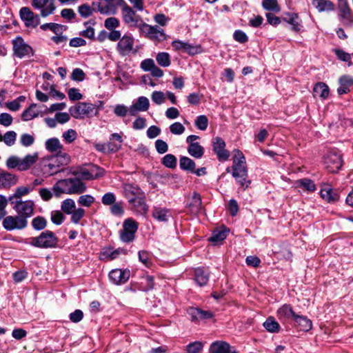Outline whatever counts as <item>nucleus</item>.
<instances>
[{"label":"nucleus","mask_w":353,"mask_h":353,"mask_svg":"<svg viewBox=\"0 0 353 353\" xmlns=\"http://www.w3.org/2000/svg\"><path fill=\"white\" fill-rule=\"evenodd\" d=\"M40 28L43 31L50 30L55 34H61L66 30L67 27L56 23H46L42 24Z\"/></svg>","instance_id":"36"},{"label":"nucleus","mask_w":353,"mask_h":353,"mask_svg":"<svg viewBox=\"0 0 353 353\" xmlns=\"http://www.w3.org/2000/svg\"><path fill=\"white\" fill-rule=\"evenodd\" d=\"M262 6L265 10L279 12L280 7L277 0H263Z\"/></svg>","instance_id":"52"},{"label":"nucleus","mask_w":353,"mask_h":353,"mask_svg":"<svg viewBox=\"0 0 353 353\" xmlns=\"http://www.w3.org/2000/svg\"><path fill=\"white\" fill-rule=\"evenodd\" d=\"M85 211L81 208L75 209L71 214V221L73 223L77 224L80 220L85 216Z\"/></svg>","instance_id":"55"},{"label":"nucleus","mask_w":353,"mask_h":353,"mask_svg":"<svg viewBox=\"0 0 353 353\" xmlns=\"http://www.w3.org/2000/svg\"><path fill=\"white\" fill-rule=\"evenodd\" d=\"M139 31L145 37L153 41L161 42L167 39L164 30L158 26H150L146 23H143L141 24Z\"/></svg>","instance_id":"9"},{"label":"nucleus","mask_w":353,"mask_h":353,"mask_svg":"<svg viewBox=\"0 0 353 353\" xmlns=\"http://www.w3.org/2000/svg\"><path fill=\"white\" fill-rule=\"evenodd\" d=\"M313 92L316 96L325 99L328 97L330 90L328 86L323 82H319L315 84Z\"/></svg>","instance_id":"40"},{"label":"nucleus","mask_w":353,"mask_h":353,"mask_svg":"<svg viewBox=\"0 0 353 353\" xmlns=\"http://www.w3.org/2000/svg\"><path fill=\"white\" fill-rule=\"evenodd\" d=\"M209 353H237V352L228 343L223 341H216L210 345Z\"/></svg>","instance_id":"21"},{"label":"nucleus","mask_w":353,"mask_h":353,"mask_svg":"<svg viewBox=\"0 0 353 353\" xmlns=\"http://www.w3.org/2000/svg\"><path fill=\"white\" fill-rule=\"evenodd\" d=\"M10 203L17 214L26 222L34 215L35 204L32 200H19Z\"/></svg>","instance_id":"3"},{"label":"nucleus","mask_w":353,"mask_h":353,"mask_svg":"<svg viewBox=\"0 0 353 353\" xmlns=\"http://www.w3.org/2000/svg\"><path fill=\"white\" fill-rule=\"evenodd\" d=\"M94 201V198L90 194L81 195L78 199V203L85 207H90Z\"/></svg>","instance_id":"62"},{"label":"nucleus","mask_w":353,"mask_h":353,"mask_svg":"<svg viewBox=\"0 0 353 353\" xmlns=\"http://www.w3.org/2000/svg\"><path fill=\"white\" fill-rule=\"evenodd\" d=\"M109 279L114 285L125 283L130 279V271L128 269H114L110 272Z\"/></svg>","instance_id":"15"},{"label":"nucleus","mask_w":353,"mask_h":353,"mask_svg":"<svg viewBox=\"0 0 353 353\" xmlns=\"http://www.w3.org/2000/svg\"><path fill=\"white\" fill-rule=\"evenodd\" d=\"M179 166L181 170L192 173L196 167V164L194 161L189 157H182L179 160Z\"/></svg>","instance_id":"45"},{"label":"nucleus","mask_w":353,"mask_h":353,"mask_svg":"<svg viewBox=\"0 0 353 353\" xmlns=\"http://www.w3.org/2000/svg\"><path fill=\"white\" fill-rule=\"evenodd\" d=\"M51 160L54 161L59 167L67 165L70 162V155L61 150L59 152L55 154L54 156L51 157Z\"/></svg>","instance_id":"38"},{"label":"nucleus","mask_w":353,"mask_h":353,"mask_svg":"<svg viewBox=\"0 0 353 353\" xmlns=\"http://www.w3.org/2000/svg\"><path fill=\"white\" fill-rule=\"evenodd\" d=\"M334 52L339 59L342 61L349 62V65H352L351 55L349 53L341 49H334Z\"/></svg>","instance_id":"59"},{"label":"nucleus","mask_w":353,"mask_h":353,"mask_svg":"<svg viewBox=\"0 0 353 353\" xmlns=\"http://www.w3.org/2000/svg\"><path fill=\"white\" fill-rule=\"evenodd\" d=\"M52 190L56 197H60L62 194H81L86 190V186L79 179L70 178L59 180Z\"/></svg>","instance_id":"1"},{"label":"nucleus","mask_w":353,"mask_h":353,"mask_svg":"<svg viewBox=\"0 0 353 353\" xmlns=\"http://www.w3.org/2000/svg\"><path fill=\"white\" fill-rule=\"evenodd\" d=\"M296 314L292 306L288 304L283 305L277 311V316L281 320L294 319Z\"/></svg>","instance_id":"29"},{"label":"nucleus","mask_w":353,"mask_h":353,"mask_svg":"<svg viewBox=\"0 0 353 353\" xmlns=\"http://www.w3.org/2000/svg\"><path fill=\"white\" fill-rule=\"evenodd\" d=\"M99 108L91 103L79 102L70 108V114L75 119L91 117L98 113Z\"/></svg>","instance_id":"5"},{"label":"nucleus","mask_w":353,"mask_h":353,"mask_svg":"<svg viewBox=\"0 0 353 353\" xmlns=\"http://www.w3.org/2000/svg\"><path fill=\"white\" fill-rule=\"evenodd\" d=\"M151 99L157 105H161L165 101V94L161 91H154L151 94Z\"/></svg>","instance_id":"60"},{"label":"nucleus","mask_w":353,"mask_h":353,"mask_svg":"<svg viewBox=\"0 0 353 353\" xmlns=\"http://www.w3.org/2000/svg\"><path fill=\"white\" fill-rule=\"evenodd\" d=\"M185 207L192 214L201 213L203 209L201 195L198 192H194L192 196L188 199Z\"/></svg>","instance_id":"20"},{"label":"nucleus","mask_w":353,"mask_h":353,"mask_svg":"<svg viewBox=\"0 0 353 353\" xmlns=\"http://www.w3.org/2000/svg\"><path fill=\"white\" fill-rule=\"evenodd\" d=\"M263 327L271 333H277L280 330V325L274 317L270 316L263 323Z\"/></svg>","instance_id":"43"},{"label":"nucleus","mask_w":353,"mask_h":353,"mask_svg":"<svg viewBox=\"0 0 353 353\" xmlns=\"http://www.w3.org/2000/svg\"><path fill=\"white\" fill-rule=\"evenodd\" d=\"M129 203L133 210L140 215H145L148 212V205L145 202V194L137 199H130Z\"/></svg>","instance_id":"24"},{"label":"nucleus","mask_w":353,"mask_h":353,"mask_svg":"<svg viewBox=\"0 0 353 353\" xmlns=\"http://www.w3.org/2000/svg\"><path fill=\"white\" fill-rule=\"evenodd\" d=\"M101 202L104 205H112L116 202V196L112 192H107L103 195Z\"/></svg>","instance_id":"63"},{"label":"nucleus","mask_w":353,"mask_h":353,"mask_svg":"<svg viewBox=\"0 0 353 353\" xmlns=\"http://www.w3.org/2000/svg\"><path fill=\"white\" fill-rule=\"evenodd\" d=\"M283 20L292 26V30L295 32H299L301 27V20L300 19L297 13L295 12H286L284 13Z\"/></svg>","instance_id":"26"},{"label":"nucleus","mask_w":353,"mask_h":353,"mask_svg":"<svg viewBox=\"0 0 353 353\" xmlns=\"http://www.w3.org/2000/svg\"><path fill=\"white\" fill-rule=\"evenodd\" d=\"M213 151L216 153L218 159L220 161H224L229 159L230 152L225 150V142L219 137L212 140Z\"/></svg>","instance_id":"14"},{"label":"nucleus","mask_w":353,"mask_h":353,"mask_svg":"<svg viewBox=\"0 0 353 353\" xmlns=\"http://www.w3.org/2000/svg\"><path fill=\"white\" fill-rule=\"evenodd\" d=\"M138 230V223L132 218L125 219L123 223V228L120 231V239L124 243L134 241Z\"/></svg>","instance_id":"10"},{"label":"nucleus","mask_w":353,"mask_h":353,"mask_svg":"<svg viewBox=\"0 0 353 353\" xmlns=\"http://www.w3.org/2000/svg\"><path fill=\"white\" fill-rule=\"evenodd\" d=\"M203 349V344L200 341L190 343L186 346L188 353H198Z\"/></svg>","instance_id":"61"},{"label":"nucleus","mask_w":353,"mask_h":353,"mask_svg":"<svg viewBox=\"0 0 353 353\" xmlns=\"http://www.w3.org/2000/svg\"><path fill=\"white\" fill-rule=\"evenodd\" d=\"M191 321L197 322L201 320L210 319L213 317V314L209 310H203L198 307H190L187 310Z\"/></svg>","instance_id":"22"},{"label":"nucleus","mask_w":353,"mask_h":353,"mask_svg":"<svg viewBox=\"0 0 353 353\" xmlns=\"http://www.w3.org/2000/svg\"><path fill=\"white\" fill-rule=\"evenodd\" d=\"M139 261L147 268L152 264L151 256L148 252L145 250L139 251L138 253Z\"/></svg>","instance_id":"56"},{"label":"nucleus","mask_w":353,"mask_h":353,"mask_svg":"<svg viewBox=\"0 0 353 353\" xmlns=\"http://www.w3.org/2000/svg\"><path fill=\"white\" fill-rule=\"evenodd\" d=\"M340 86L337 89L339 95L348 93L350 88L353 85V78L348 75H343L339 79Z\"/></svg>","instance_id":"27"},{"label":"nucleus","mask_w":353,"mask_h":353,"mask_svg":"<svg viewBox=\"0 0 353 353\" xmlns=\"http://www.w3.org/2000/svg\"><path fill=\"white\" fill-rule=\"evenodd\" d=\"M294 326L301 331L308 332L312 328V322L306 316L296 314L293 319Z\"/></svg>","instance_id":"25"},{"label":"nucleus","mask_w":353,"mask_h":353,"mask_svg":"<svg viewBox=\"0 0 353 353\" xmlns=\"http://www.w3.org/2000/svg\"><path fill=\"white\" fill-rule=\"evenodd\" d=\"M110 212L114 216H121L124 214L123 202L118 201L110 205Z\"/></svg>","instance_id":"53"},{"label":"nucleus","mask_w":353,"mask_h":353,"mask_svg":"<svg viewBox=\"0 0 353 353\" xmlns=\"http://www.w3.org/2000/svg\"><path fill=\"white\" fill-rule=\"evenodd\" d=\"M48 222L45 217L42 216H37L34 217L31 221V225L35 230L40 231L45 229L47 226Z\"/></svg>","instance_id":"46"},{"label":"nucleus","mask_w":353,"mask_h":353,"mask_svg":"<svg viewBox=\"0 0 353 353\" xmlns=\"http://www.w3.org/2000/svg\"><path fill=\"white\" fill-rule=\"evenodd\" d=\"M94 10L91 8V6L87 3L82 4L79 6L78 12L79 14L83 18H87L91 16Z\"/></svg>","instance_id":"54"},{"label":"nucleus","mask_w":353,"mask_h":353,"mask_svg":"<svg viewBox=\"0 0 353 353\" xmlns=\"http://www.w3.org/2000/svg\"><path fill=\"white\" fill-rule=\"evenodd\" d=\"M320 194L328 203H335L339 199L338 193L330 188L321 189Z\"/></svg>","instance_id":"35"},{"label":"nucleus","mask_w":353,"mask_h":353,"mask_svg":"<svg viewBox=\"0 0 353 353\" xmlns=\"http://www.w3.org/2000/svg\"><path fill=\"white\" fill-rule=\"evenodd\" d=\"M17 182V177L15 174L2 172H0V185L3 187H10L15 185Z\"/></svg>","instance_id":"33"},{"label":"nucleus","mask_w":353,"mask_h":353,"mask_svg":"<svg viewBox=\"0 0 353 353\" xmlns=\"http://www.w3.org/2000/svg\"><path fill=\"white\" fill-rule=\"evenodd\" d=\"M125 196L130 202V199H137L145 194L144 192L138 187L133 186L131 184H126L124 186Z\"/></svg>","instance_id":"32"},{"label":"nucleus","mask_w":353,"mask_h":353,"mask_svg":"<svg viewBox=\"0 0 353 353\" xmlns=\"http://www.w3.org/2000/svg\"><path fill=\"white\" fill-rule=\"evenodd\" d=\"M134 104L141 112L148 110L150 106L149 100L145 97H139Z\"/></svg>","instance_id":"57"},{"label":"nucleus","mask_w":353,"mask_h":353,"mask_svg":"<svg viewBox=\"0 0 353 353\" xmlns=\"http://www.w3.org/2000/svg\"><path fill=\"white\" fill-rule=\"evenodd\" d=\"M323 163L326 170L331 173L338 172L343 163L342 154L338 150H331L323 157Z\"/></svg>","instance_id":"4"},{"label":"nucleus","mask_w":353,"mask_h":353,"mask_svg":"<svg viewBox=\"0 0 353 353\" xmlns=\"http://www.w3.org/2000/svg\"><path fill=\"white\" fill-rule=\"evenodd\" d=\"M228 233L229 230L225 228L222 230H214L210 237L209 241L214 243H218L223 241L227 237Z\"/></svg>","instance_id":"42"},{"label":"nucleus","mask_w":353,"mask_h":353,"mask_svg":"<svg viewBox=\"0 0 353 353\" xmlns=\"http://www.w3.org/2000/svg\"><path fill=\"white\" fill-rule=\"evenodd\" d=\"M58 238L50 230H45L39 236L29 239V243L32 246L39 248H51L57 245Z\"/></svg>","instance_id":"2"},{"label":"nucleus","mask_w":353,"mask_h":353,"mask_svg":"<svg viewBox=\"0 0 353 353\" xmlns=\"http://www.w3.org/2000/svg\"><path fill=\"white\" fill-rule=\"evenodd\" d=\"M38 159L37 152L32 154H28L23 159H20L19 171L28 170Z\"/></svg>","instance_id":"31"},{"label":"nucleus","mask_w":353,"mask_h":353,"mask_svg":"<svg viewBox=\"0 0 353 353\" xmlns=\"http://www.w3.org/2000/svg\"><path fill=\"white\" fill-rule=\"evenodd\" d=\"M39 166L41 174L45 177L52 176L61 172L60 167L54 161L51 160V157L49 159H43Z\"/></svg>","instance_id":"16"},{"label":"nucleus","mask_w":353,"mask_h":353,"mask_svg":"<svg viewBox=\"0 0 353 353\" xmlns=\"http://www.w3.org/2000/svg\"><path fill=\"white\" fill-rule=\"evenodd\" d=\"M122 251L121 249L112 250V248H108L101 252V258L102 259L114 260L118 257Z\"/></svg>","instance_id":"48"},{"label":"nucleus","mask_w":353,"mask_h":353,"mask_svg":"<svg viewBox=\"0 0 353 353\" xmlns=\"http://www.w3.org/2000/svg\"><path fill=\"white\" fill-rule=\"evenodd\" d=\"M156 60L158 64L163 68L168 67L171 63L170 54L165 52L157 53Z\"/></svg>","instance_id":"49"},{"label":"nucleus","mask_w":353,"mask_h":353,"mask_svg":"<svg viewBox=\"0 0 353 353\" xmlns=\"http://www.w3.org/2000/svg\"><path fill=\"white\" fill-rule=\"evenodd\" d=\"M105 27L109 30H114L119 26V21L116 17H109L105 20Z\"/></svg>","instance_id":"64"},{"label":"nucleus","mask_w":353,"mask_h":353,"mask_svg":"<svg viewBox=\"0 0 353 353\" xmlns=\"http://www.w3.org/2000/svg\"><path fill=\"white\" fill-rule=\"evenodd\" d=\"M199 138V137L196 135H190L186 139L187 143H189L188 152L192 157L196 159L201 158L204 153L203 148L199 143L194 142Z\"/></svg>","instance_id":"17"},{"label":"nucleus","mask_w":353,"mask_h":353,"mask_svg":"<svg viewBox=\"0 0 353 353\" xmlns=\"http://www.w3.org/2000/svg\"><path fill=\"white\" fill-rule=\"evenodd\" d=\"M13 55L17 58L30 57L34 54L32 48L26 43L21 36H17L12 40Z\"/></svg>","instance_id":"7"},{"label":"nucleus","mask_w":353,"mask_h":353,"mask_svg":"<svg viewBox=\"0 0 353 353\" xmlns=\"http://www.w3.org/2000/svg\"><path fill=\"white\" fill-rule=\"evenodd\" d=\"M2 226L6 231L21 230L27 228L28 222L17 215L6 216L2 221Z\"/></svg>","instance_id":"11"},{"label":"nucleus","mask_w":353,"mask_h":353,"mask_svg":"<svg viewBox=\"0 0 353 353\" xmlns=\"http://www.w3.org/2000/svg\"><path fill=\"white\" fill-rule=\"evenodd\" d=\"M37 104H31L28 108L26 109L21 114V119L25 121H30L36 118L39 114V111L35 110Z\"/></svg>","instance_id":"41"},{"label":"nucleus","mask_w":353,"mask_h":353,"mask_svg":"<svg viewBox=\"0 0 353 353\" xmlns=\"http://www.w3.org/2000/svg\"><path fill=\"white\" fill-rule=\"evenodd\" d=\"M233 159L232 165H236V169H247L245 159L243 153L237 150Z\"/></svg>","instance_id":"47"},{"label":"nucleus","mask_w":353,"mask_h":353,"mask_svg":"<svg viewBox=\"0 0 353 353\" xmlns=\"http://www.w3.org/2000/svg\"><path fill=\"white\" fill-rule=\"evenodd\" d=\"M195 281L200 286L207 284L209 280V272L203 268H196L194 271Z\"/></svg>","instance_id":"34"},{"label":"nucleus","mask_w":353,"mask_h":353,"mask_svg":"<svg viewBox=\"0 0 353 353\" xmlns=\"http://www.w3.org/2000/svg\"><path fill=\"white\" fill-rule=\"evenodd\" d=\"M134 38L131 35L125 34L119 41L117 50L121 56H126L132 50Z\"/></svg>","instance_id":"19"},{"label":"nucleus","mask_w":353,"mask_h":353,"mask_svg":"<svg viewBox=\"0 0 353 353\" xmlns=\"http://www.w3.org/2000/svg\"><path fill=\"white\" fill-rule=\"evenodd\" d=\"M312 5L319 12H330L334 10V4L330 0H313Z\"/></svg>","instance_id":"30"},{"label":"nucleus","mask_w":353,"mask_h":353,"mask_svg":"<svg viewBox=\"0 0 353 353\" xmlns=\"http://www.w3.org/2000/svg\"><path fill=\"white\" fill-rule=\"evenodd\" d=\"M232 174L236 181L240 184L241 186L243 187L245 190L249 185L251 183L250 180H247L248 178V170L247 169H236V165L232 166Z\"/></svg>","instance_id":"23"},{"label":"nucleus","mask_w":353,"mask_h":353,"mask_svg":"<svg viewBox=\"0 0 353 353\" xmlns=\"http://www.w3.org/2000/svg\"><path fill=\"white\" fill-rule=\"evenodd\" d=\"M296 184L298 187L302 188L304 190L307 192H314L316 190V185L314 181L307 178L297 180Z\"/></svg>","instance_id":"44"},{"label":"nucleus","mask_w":353,"mask_h":353,"mask_svg":"<svg viewBox=\"0 0 353 353\" xmlns=\"http://www.w3.org/2000/svg\"><path fill=\"white\" fill-rule=\"evenodd\" d=\"M32 6L40 10L42 17L52 14L56 10L55 0H32Z\"/></svg>","instance_id":"12"},{"label":"nucleus","mask_w":353,"mask_h":353,"mask_svg":"<svg viewBox=\"0 0 353 353\" xmlns=\"http://www.w3.org/2000/svg\"><path fill=\"white\" fill-rule=\"evenodd\" d=\"M104 170L95 165H90L88 168L79 167L72 174L83 180H93L103 176Z\"/></svg>","instance_id":"8"},{"label":"nucleus","mask_w":353,"mask_h":353,"mask_svg":"<svg viewBox=\"0 0 353 353\" xmlns=\"http://www.w3.org/2000/svg\"><path fill=\"white\" fill-rule=\"evenodd\" d=\"M338 8L340 12L339 17L343 20V24L346 26H352L353 16L347 1L339 2Z\"/></svg>","instance_id":"18"},{"label":"nucleus","mask_w":353,"mask_h":353,"mask_svg":"<svg viewBox=\"0 0 353 353\" xmlns=\"http://www.w3.org/2000/svg\"><path fill=\"white\" fill-rule=\"evenodd\" d=\"M19 13L26 27L34 28L40 23L39 15L34 14L29 8H21Z\"/></svg>","instance_id":"13"},{"label":"nucleus","mask_w":353,"mask_h":353,"mask_svg":"<svg viewBox=\"0 0 353 353\" xmlns=\"http://www.w3.org/2000/svg\"><path fill=\"white\" fill-rule=\"evenodd\" d=\"M33 190V188H30V186H20L17 188L15 190V192L9 196L8 201L9 202L22 200L21 197L23 196L28 194L31 191Z\"/></svg>","instance_id":"39"},{"label":"nucleus","mask_w":353,"mask_h":353,"mask_svg":"<svg viewBox=\"0 0 353 353\" xmlns=\"http://www.w3.org/2000/svg\"><path fill=\"white\" fill-rule=\"evenodd\" d=\"M121 14L124 23L130 28H137L140 30L141 24L145 23L141 17L136 13L134 8H131L124 1L121 0Z\"/></svg>","instance_id":"6"},{"label":"nucleus","mask_w":353,"mask_h":353,"mask_svg":"<svg viewBox=\"0 0 353 353\" xmlns=\"http://www.w3.org/2000/svg\"><path fill=\"white\" fill-rule=\"evenodd\" d=\"M61 209L64 213L70 214L76 209L74 200L72 199H65L61 203Z\"/></svg>","instance_id":"50"},{"label":"nucleus","mask_w":353,"mask_h":353,"mask_svg":"<svg viewBox=\"0 0 353 353\" xmlns=\"http://www.w3.org/2000/svg\"><path fill=\"white\" fill-rule=\"evenodd\" d=\"M152 216L159 222H167L170 216V210L165 208L154 206L152 208Z\"/></svg>","instance_id":"28"},{"label":"nucleus","mask_w":353,"mask_h":353,"mask_svg":"<svg viewBox=\"0 0 353 353\" xmlns=\"http://www.w3.org/2000/svg\"><path fill=\"white\" fill-rule=\"evenodd\" d=\"M46 149L51 153H57L63 150V146L57 138L48 139L45 143Z\"/></svg>","instance_id":"37"},{"label":"nucleus","mask_w":353,"mask_h":353,"mask_svg":"<svg viewBox=\"0 0 353 353\" xmlns=\"http://www.w3.org/2000/svg\"><path fill=\"white\" fill-rule=\"evenodd\" d=\"M176 158L174 154H168L165 155L162 160L161 163L166 168H175L176 166Z\"/></svg>","instance_id":"51"},{"label":"nucleus","mask_w":353,"mask_h":353,"mask_svg":"<svg viewBox=\"0 0 353 353\" xmlns=\"http://www.w3.org/2000/svg\"><path fill=\"white\" fill-rule=\"evenodd\" d=\"M194 124L201 130H205L208 125V119L205 115H200L196 117Z\"/></svg>","instance_id":"58"}]
</instances>
